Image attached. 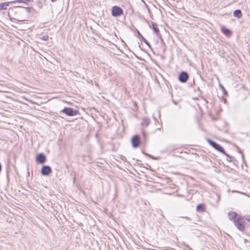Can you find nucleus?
<instances>
[{
  "instance_id": "nucleus-17",
  "label": "nucleus",
  "mask_w": 250,
  "mask_h": 250,
  "mask_svg": "<svg viewBox=\"0 0 250 250\" xmlns=\"http://www.w3.org/2000/svg\"><path fill=\"white\" fill-rule=\"evenodd\" d=\"M33 0H14L13 1H10L11 3H26L27 1H32Z\"/></svg>"
},
{
  "instance_id": "nucleus-21",
  "label": "nucleus",
  "mask_w": 250,
  "mask_h": 250,
  "mask_svg": "<svg viewBox=\"0 0 250 250\" xmlns=\"http://www.w3.org/2000/svg\"><path fill=\"white\" fill-rule=\"evenodd\" d=\"M220 86L222 87V90H224V91H225V93L224 94L227 93V91H226V90H225V88L223 87V86H222L221 85H220Z\"/></svg>"
},
{
  "instance_id": "nucleus-14",
  "label": "nucleus",
  "mask_w": 250,
  "mask_h": 250,
  "mask_svg": "<svg viewBox=\"0 0 250 250\" xmlns=\"http://www.w3.org/2000/svg\"><path fill=\"white\" fill-rule=\"evenodd\" d=\"M233 16L235 17H237L238 18H240L242 16V14L241 11L239 9L235 10L233 12Z\"/></svg>"
},
{
  "instance_id": "nucleus-20",
  "label": "nucleus",
  "mask_w": 250,
  "mask_h": 250,
  "mask_svg": "<svg viewBox=\"0 0 250 250\" xmlns=\"http://www.w3.org/2000/svg\"><path fill=\"white\" fill-rule=\"evenodd\" d=\"M26 101H27V102L30 103H32V104H36L35 102L30 100H29V99H25Z\"/></svg>"
},
{
  "instance_id": "nucleus-12",
  "label": "nucleus",
  "mask_w": 250,
  "mask_h": 250,
  "mask_svg": "<svg viewBox=\"0 0 250 250\" xmlns=\"http://www.w3.org/2000/svg\"><path fill=\"white\" fill-rule=\"evenodd\" d=\"M10 3V1L0 3V11L2 10H6L7 7L9 6Z\"/></svg>"
},
{
  "instance_id": "nucleus-8",
  "label": "nucleus",
  "mask_w": 250,
  "mask_h": 250,
  "mask_svg": "<svg viewBox=\"0 0 250 250\" xmlns=\"http://www.w3.org/2000/svg\"><path fill=\"white\" fill-rule=\"evenodd\" d=\"M132 146L134 148L138 147L140 144V138L138 135H135L131 139Z\"/></svg>"
},
{
  "instance_id": "nucleus-7",
  "label": "nucleus",
  "mask_w": 250,
  "mask_h": 250,
  "mask_svg": "<svg viewBox=\"0 0 250 250\" xmlns=\"http://www.w3.org/2000/svg\"><path fill=\"white\" fill-rule=\"evenodd\" d=\"M188 74L187 72L183 71L179 75V80L181 83H186L188 79Z\"/></svg>"
},
{
  "instance_id": "nucleus-22",
  "label": "nucleus",
  "mask_w": 250,
  "mask_h": 250,
  "mask_svg": "<svg viewBox=\"0 0 250 250\" xmlns=\"http://www.w3.org/2000/svg\"><path fill=\"white\" fill-rule=\"evenodd\" d=\"M25 8H26V10H27V11L28 12H30V10H29V8H28V7H26Z\"/></svg>"
},
{
  "instance_id": "nucleus-10",
  "label": "nucleus",
  "mask_w": 250,
  "mask_h": 250,
  "mask_svg": "<svg viewBox=\"0 0 250 250\" xmlns=\"http://www.w3.org/2000/svg\"><path fill=\"white\" fill-rule=\"evenodd\" d=\"M138 37L142 41H143L149 48H151V45L150 43L142 36L140 32L137 30Z\"/></svg>"
},
{
  "instance_id": "nucleus-19",
  "label": "nucleus",
  "mask_w": 250,
  "mask_h": 250,
  "mask_svg": "<svg viewBox=\"0 0 250 250\" xmlns=\"http://www.w3.org/2000/svg\"><path fill=\"white\" fill-rule=\"evenodd\" d=\"M245 219L250 222V215L246 216Z\"/></svg>"
},
{
  "instance_id": "nucleus-3",
  "label": "nucleus",
  "mask_w": 250,
  "mask_h": 250,
  "mask_svg": "<svg viewBox=\"0 0 250 250\" xmlns=\"http://www.w3.org/2000/svg\"><path fill=\"white\" fill-rule=\"evenodd\" d=\"M61 112L65 114L67 116H73L77 115L79 113L77 110H74L71 107H64Z\"/></svg>"
},
{
  "instance_id": "nucleus-11",
  "label": "nucleus",
  "mask_w": 250,
  "mask_h": 250,
  "mask_svg": "<svg viewBox=\"0 0 250 250\" xmlns=\"http://www.w3.org/2000/svg\"><path fill=\"white\" fill-rule=\"evenodd\" d=\"M229 218L230 220L233 221L234 222V220L238 217L237 214L235 212H230L228 213Z\"/></svg>"
},
{
  "instance_id": "nucleus-4",
  "label": "nucleus",
  "mask_w": 250,
  "mask_h": 250,
  "mask_svg": "<svg viewBox=\"0 0 250 250\" xmlns=\"http://www.w3.org/2000/svg\"><path fill=\"white\" fill-rule=\"evenodd\" d=\"M150 120L149 118L147 117L143 118L142 122L141 123V125L142 126V133L144 135V137H146V134L145 130V128L147 127L150 123Z\"/></svg>"
},
{
  "instance_id": "nucleus-25",
  "label": "nucleus",
  "mask_w": 250,
  "mask_h": 250,
  "mask_svg": "<svg viewBox=\"0 0 250 250\" xmlns=\"http://www.w3.org/2000/svg\"><path fill=\"white\" fill-rule=\"evenodd\" d=\"M186 219H188V220H190V218L188 217H185Z\"/></svg>"
},
{
  "instance_id": "nucleus-6",
  "label": "nucleus",
  "mask_w": 250,
  "mask_h": 250,
  "mask_svg": "<svg viewBox=\"0 0 250 250\" xmlns=\"http://www.w3.org/2000/svg\"><path fill=\"white\" fill-rule=\"evenodd\" d=\"M41 174L43 176H48L52 172V169L49 166H44L42 167Z\"/></svg>"
},
{
  "instance_id": "nucleus-23",
  "label": "nucleus",
  "mask_w": 250,
  "mask_h": 250,
  "mask_svg": "<svg viewBox=\"0 0 250 250\" xmlns=\"http://www.w3.org/2000/svg\"><path fill=\"white\" fill-rule=\"evenodd\" d=\"M173 104H177V102H175V101H173Z\"/></svg>"
},
{
  "instance_id": "nucleus-9",
  "label": "nucleus",
  "mask_w": 250,
  "mask_h": 250,
  "mask_svg": "<svg viewBox=\"0 0 250 250\" xmlns=\"http://www.w3.org/2000/svg\"><path fill=\"white\" fill-rule=\"evenodd\" d=\"M46 160V156L43 153H40L36 157V161L39 164H42Z\"/></svg>"
},
{
  "instance_id": "nucleus-5",
  "label": "nucleus",
  "mask_w": 250,
  "mask_h": 250,
  "mask_svg": "<svg viewBox=\"0 0 250 250\" xmlns=\"http://www.w3.org/2000/svg\"><path fill=\"white\" fill-rule=\"evenodd\" d=\"M123 14L122 9L118 6H114L112 8L111 14L113 17H117Z\"/></svg>"
},
{
  "instance_id": "nucleus-16",
  "label": "nucleus",
  "mask_w": 250,
  "mask_h": 250,
  "mask_svg": "<svg viewBox=\"0 0 250 250\" xmlns=\"http://www.w3.org/2000/svg\"><path fill=\"white\" fill-rule=\"evenodd\" d=\"M196 209L198 211H204L205 210V205L202 204L198 205L196 207Z\"/></svg>"
},
{
  "instance_id": "nucleus-2",
  "label": "nucleus",
  "mask_w": 250,
  "mask_h": 250,
  "mask_svg": "<svg viewBox=\"0 0 250 250\" xmlns=\"http://www.w3.org/2000/svg\"><path fill=\"white\" fill-rule=\"evenodd\" d=\"M208 143L209 144V145L211 146H212L213 148H214L215 149H216L218 151L223 153L224 154H225L228 157H229L230 158H232V157L229 156L228 154L226 153L223 147L221 146H220L219 144H218L217 143H216L215 142H214L212 140H209V139H208Z\"/></svg>"
},
{
  "instance_id": "nucleus-15",
  "label": "nucleus",
  "mask_w": 250,
  "mask_h": 250,
  "mask_svg": "<svg viewBox=\"0 0 250 250\" xmlns=\"http://www.w3.org/2000/svg\"><path fill=\"white\" fill-rule=\"evenodd\" d=\"M152 28L156 34H158L159 33V29L157 27V24L156 23L152 22Z\"/></svg>"
},
{
  "instance_id": "nucleus-24",
  "label": "nucleus",
  "mask_w": 250,
  "mask_h": 250,
  "mask_svg": "<svg viewBox=\"0 0 250 250\" xmlns=\"http://www.w3.org/2000/svg\"><path fill=\"white\" fill-rule=\"evenodd\" d=\"M57 0H51V1L53 2H55L57 1Z\"/></svg>"
},
{
  "instance_id": "nucleus-26",
  "label": "nucleus",
  "mask_w": 250,
  "mask_h": 250,
  "mask_svg": "<svg viewBox=\"0 0 250 250\" xmlns=\"http://www.w3.org/2000/svg\"><path fill=\"white\" fill-rule=\"evenodd\" d=\"M17 7H21V6H17Z\"/></svg>"
},
{
  "instance_id": "nucleus-1",
  "label": "nucleus",
  "mask_w": 250,
  "mask_h": 250,
  "mask_svg": "<svg viewBox=\"0 0 250 250\" xmlns=\"http://www.w3.org/2000/svg\"><path fill=\"white\" fill-rule=\"evenodd\" d=\"M245 219L242 216H239L234 221L235 226L241 231H244L245 229Z\"/></svg>"
},
{
  "instance_id": "nucleus-13",
  "label": "nucleus",
  "mask_w": 250,
  "mask_h": 250,
  "mask_svg": "<svg viewBox=\"0 0 250 250\" xmlns=\"http://www.w3.org/2000/svg\"><path fill=\"white\" fill-rule=\"evenodd\" d=\"M221 31L223 33V34L226 36H229L231 34V31L225 27L221 28Z\"/></svg>"
},
{
  "instance_id": "nucleus-18",
  "label": "nucleus",
  "mask_w": 250,
  "mask_h": 250,
  "mask_svg": "<svg viewBox=\"0 0 250 250\" xmlns=\"http://www.w3.org/2000/svg\"><path fill=\"white\" fill-rule=\"evenodd\" d=\"M42 40H43V41H47L49 39V37L48 35H44L42 37Z\"/></svg>"
}]
</instances>
